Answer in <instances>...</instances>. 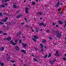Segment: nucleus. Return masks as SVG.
<instances>
[{"label": "nucleus", "mask_w": 66, "mask_h": 66, "mask_svg": "<svg viewBox=\"0 0 66 66\" xmlns=\"http://www.w3.org/2000/svg\"><path fill=\"white\" fill-rule=\"evenodd\" d=\"M7 56L8 57H7V61H10V60H11V56L10 55H9L8 54H7Z\"/></svg>", "instance_id": "1"}, {"label": "nucleus", "mask_w": 66, "mask_h": 66, "mask_svg": "<svg viewBox=\"0 0 66 66\" xmlns=\"http://www.w3.org/2000/svg\"><path fill=\"white\" fill-rule=\"evenodd\" d=\"M46 24H44V23L43 22L40 23L39 24V26H43L44 27H46Z\"/></svg>", "instance_id": "2"}, {"label": "nucleus", "mask_w": 66, "mask_h": 66, "mask_svg": "<svg viewBox=\"0 0 66 66\" xmlns=\"http://www.w3.org/2000/svg\"><path fill=\"white\" fill-rule=\"evenodd\" d=\"M58 53H59V51H57L56 52V53H55L54 54V55L55 56H56L57 57H59V55L58 54Z\"/></svg>", "instance_id": "3"}, {"label": "nucleus", "mask_w": 66, "mask_h": 66, "mask_svg": "<svg viewBox=\"0 0 66 66\" xmlns=\"http://www.w3.org/2000/svg\"><path fill=\"white\" fill-rule=\"evenodd\" d=\"M62 36L60 32L57 33L56 34V36L57 37H60Z\"/></svg>", "instance_id": "4"}, {"label": "nucleus", "mask_w": 66, "mask_h": 66, "mask_svg": "<svg viewBox=\"0 0 66 66\" xmlns=\"http://www.w3.org/2000/svg\"><path fill=\"white\" fill-rule=\"evenodd\" d=\"M25 12H26V14L27 15V14L28 13V10L29 9V8L28 7H26L25 8Z\"/></svg>", "instance_id": "5"}, {"label": "nucleus", "mask_w": 66, "mask_h": 66, "mask_svg": "<svg viewBox=\"0 0 66 66\" xmlns=\"http://www.w3.org/2000/svg\"><path fill=\"white\" fill-rule=\"evenodd\" d=\"M39 27H37L36 28V32H38V31L39 30Z\"/></svg>", "instance_id": "6"}, {"label": "nucleus", "mask_w": 66, "mask_h": 66, "mask_svg": "<svg viewBox=\"0 0 66 66\" xmlns=\"http://www.w3.org/2000/svg\"><path fill=\"white\" fill-rule=\"evenodd\" d=\"M60 4V2H58L56 4V7H58Z\"/></svg>", "instance_id": "7"}, {"label": "nucleus", "mask_w": 66, "mask_h": 66, "mask_svg": "<svg viewBox=\"0 0 66 66\" xmlns=\"http://www.w3.org/2000/svg\"><path fill=\"white\" fill-rule=\"evenodd\" d=\"M21 31H20L18 33V34L16 35V36H19V35H21Z\"/></svg>", "instance_id": "8"}, {"label": "nucleus", "mask_w": 66, "mask_h": 66, "mask_svg": "<svg viewBox=\"0 0 66 66\" xmlns=\"http://www.w3.org/2000/svg\"><path fill=\"white\" fill-rule=\"evenodd\" d=\"M21 16H22V14H20L17 16L16 18H19V17H21Z\"/></svg>", "instance_id": "9"}, {"label": "nucleus", "mask_w": 66, "mask_h": 66, "mask_svg": "<svg viewBox=\"0 0 66 66\" xmlns=\"http://www.w3.org/2000/svg\"><path fill=\"white\" fill-rule=\"evenodd\" d=\"M37 15H43V14L41 12H39L37 13Z\"/></svg>", "instance_id": "10"}, {"label": "nucleus", "mask_w": 66, "mask_h": 66, "mask_svg": "<svg viewBox=\"0 0 66 66\" xmlns=\"http://www.w3.org/2000/svg\"><path fill=\"white\" fill-rule=\"evenodd\" d=\"M5 7V6L4 4H2V5H0V8H2V7L3 8L4 7Z\"/></svg>", "instance_id": "11"}, {"label": "nucleus", "mask_w": 66, "mask_h": 66, "mask_svg": "<svg viewBox=\"0 0 66 66\" xmlns=\"http://www.w3.org/2000/svg\"><path fill=\"white\" fill-rule=\"evenodd\" d=\"M13 7L14 8V9H17V8H18V6H16V5H13Z\"/></svg>", "instance_id": "12"}, {"label": "nucleus", "mask_w": 66, "mask_h": 66, "mask_svg": "<svg viewBox=\"0 0 66 66\" xmlns=\"http://www.w3.org/2000/svg\"><path fill=\"white\" fill-rule=\"evenodd\" d=\"M59 31H59V30H57L56 31H54V35H55V33H56V34H57V33H59Z\"/></svg>", "instance_id": "13"}, {"label": "nucleus", "mask_w": 66, "mask_h": 66, "mask_svg": "<svg viewBox=\"0 0 66 66\" xmlns=\"http://www.w3.org/2000/svg\"><path fill=\"white\" fill-rule=\"evenodd\" d=\"M42 42L43 43H46V40L45 39H43L42 40Z\"/></svg>", "instance_id": "14"}, {"label": "nucleus", "mask_w": 66, "mask_h": 66, "mask_svg": "<svg viewBox=\"0 0 66 66\" xmlns=\"http://www.w3.org/2000/svg\"><path fill=\"white\" fill-rule=\"evenodd\" d=\"M21 51L22 52H23L24 53V54H26V53H27L26 52V51L24 50H22Z\"/></svg>", "instance_id": "15"}, {"label": "nucleus", "mask_w": 66, "mask_h": 66, "mask_svg": "<svg viewBox=\"0 0 66 66\" xmlns=\"http://www.w3.org/2000/svg\"><path fill=\"white\" fill-rule=\"evenodd\" d=\"M39 45L41 48H43V47H44V45H43V44L41 43H40Z\"/></svg>", "instance_id": "16"}, {"label": "nucleus", "mask_w": 66, "mask_h": 66, "mask_svg": "<svg viewBox=\"0 0 66 66\" xmlns=\"http://www.w3.org/2000/svg\"><path fill=\"white\" fill-rule=\"evenodd\" d=\"M11 38L10 37H8L7 38V40H8V41H10L11 40Z\"/></svg>", "instance_id": "17"}, {"label": "nucleus", "mask_w": 66, "mask_h": 66, "mask_svg": "<svg viewBox=\"0 0 66 66\" xmlns=\"http://www.w3.org/2000/svg\"><path fill=\"white\" fill-rule=\"evenodd\" d=\"M33 60L34 62H35V61H36V62H38V60H37L35 58H33Z\"/></svg>", "instance_id": "18"}, {"label": "nucleus", "mask_w": 66, "mask_h": 66, "mask_svg": "<svg viewBox=\"0 0 66 66\" xmlns=\"http://www.w3.org/2000/svg\"><path fill=\"white\" fill-rule=\"evenodd\" d=\"M15 48L16 50H19V47L17 46H16L15 47Z\"/></svg>", "instance_id": "19"}, {"label": "nucleus", "mask_w": 66, "mask_h": 66, "mask_svg": "<svg viewBox=\"0 0 66 66\" xmlns=\"http://www.w3.org/2000/svg\"><path fill=\"white\" fill-rule=\"evenodd\" d=\"M23 44H22V45H23V47H25L27 46V44H24L23 43Z\"/></svg>", "instance_id": "20"}, {"label": "nucleus", "mask_w": 66, "mask_h": 66, "mask_svg": "<svg viewBox=\"0 0 66 66\" xmlns=\"http://www.w3.org/2000/svg\"><path fill=\"white\" fill-rule=\"evenodd\" d=\"M59 24H62L63 23L61 21H58Z\"/></svg>", "instance_id": "21"}, {"label": "nucleus", "mask_w": 66, "mask_h": 66, "mask_svg": "<svg viewBox=\"0 0 66 66\" xmlns=\"http://www.w3.org/2000/svg\"><path fill=\"white\" fill-rule=\"evenodd\" d=\"M22 42V40L21 39H20L19 40V43L20 44H21Z\"/></svg>", "instance_id": "22"}, {"label": "nucleus", "mask_w": 66, "mask_h": 66, "mask_svg": "<svg viewBox=\"0 0 66 66\" xmlns=\"http://www.w3.org/2000/svg\"><path fill=\"white\" fill-rule=\"evenodd\" d=\"M51 55H52V53H49L48 55V57H51Z\"/></svg>", "instance_id": "23"}, {"label": "nucleus", "mask_w": 66, "mask_h": 66, "mask_svg": "<svg viewBox=\"0 0 66 66\" xmlns=\"http://www.w3.org/2000/svg\"><path fill=\"white\" fill-rule=\"evenodd\" d=\"M7 24L8 25V26H10V25L11 24V22H7Z\"/></svg>", "instance_id": "24"}, {"label": "nucleus", "mask_w": 66, "mask_h": 66, "mask_svg": "<svg viewBox=\"0 0 66 66\" xmlns=\"http://www.w3.org/2000/svg\"><path fill=\"white\" fill-rule=\"evenodd\" d=\"M4 47L2 46L1 47V50H4Z\"/></svg>", "instance_id": "25"}, {"label": "nucleus", "mask_w": 66, "mask_h": 66, "mask_svg": "<svg viewBox=\"0 0 66 66\" xmlns=\"http://www.w3.org/2000/svg\"><path fill=\"white\" fill-rule=\"evenodd\" d=\"M34 37L35 39H38V38L35 35H34Z\"/></svg>", "instance_id": "26"}, {"label": "nucleus", "mask_w": 66, "mask_h": 66, "mask_svg": "<svg viewBox=\"0 0 66 66\" xmlns=\"http://www.w3.org/2000/svg\"><path fill=\"white\" fill-rule=\"evenodd\" d=\"M46 32L47 33H50V31L48 30H47Z\"/></svg>", "instance_id": "27"}, {"label": "nucleus", "mask_w": 66, "mask_h": 66, "mask_svg": "<svg viewBox=\"0 0 66 66\" xmlns=\"http://www.w3.org/2000/svg\"><path fill=\"white\" fill-rule=\"evenodd\" d=\"M53 62H54V61H50V63L51 64H52L51 63H53Z\"/></svg>", "instance_id": "28"}, {"label": "nucleus", "mask_w": 66, "mask_h": 66, "mask_svg": "<svg viewBox=\"0 0 66 66\" xmlns=\"http://www.w3.org/2000/svg\"><path fill=\"white\" fill-rule=\"evenodd\" d=\"M36 4V3L34 2H32V5H35Z\"/></svg>", "instance_id": "29"}, {"label": "nucleus", "mask_w": 66, "mask_h": 66, "mask_svg": "<svg viewBox=\"0 0 66 66\" xmlns=\"http://www.w3.org/2000/svg\"><path fill=\"white\" fill-rule=\"evenodd\" d=\"M62 10V8H59L57 10L58 12H60V11H61V10Z\"/></svg>", "instance_id": "30"}, {"label": "nucleus", "mask_w": 66, "mask_h": 66, "mask_svg": "<svg viewBox=\"0 0 66 66\" xmlns=\"http://www.w3.org/2000/svg\"><path fill=\"white\" fill-rule=\"evenodd\" d=\"M13 42L14 41H13V40H12L10 41V43H11V44H12Z\"/></svg>", "instance_id": "31"}, {"label": "nucleus", "mask_w": 66, "mask_h": 66, "mask_svg": "<svg viewBox=\"0 0 66 66\" xmlns=\"http://www.w3.org/2000/svg\"><path fill=\"white\" fill-rule=\"evenodd\" d=\"M47 56H48V55H47V54L46 55H45V56L44 57V59H45V58L47 57Z\"/></svg>", "instance_id": "32"}, {"label": "nucleus", "mask_w": 66, "mask_h": 66, "mask_svg": "<svg viewBox=\"0 0 66 66\" xmlns=\"http://www.w3.org/2000/svg\"><path fill=\"white\" fill-rule=\"evenodd\" d=\"M32 39L33 40V41H34V42H36V40L35 39H34V38H32Z\"/></svg>", "instance_id": "33"}, {"label": "nucleus", "mask_w": 66, "mask_h": 66, "mask_svg": "<svg viewBox=\"0 0 66 66\" xmlns=\"http://www.w3.org/2000/svg\"><path fill=\"white\" fill-rule=\"evenodd\" d=\"M3 34L4 35H7V33H3Z\"/></svg>", "instance_id": "34"}, {"label": "nucleus", "mask_w": 66, "mask_h": 66, "mask_svg": "<svg viewBox=\"0 0 66 66\" xmlns=\"http://www.w3.org/2000/svg\"><path fill=\"white\" fill-rule=\"evenodd\" d=\"M1 66H4V63H1Z\"/></svg>", "instance_id": "35"}, {"label": "nucleus", "mask_w": 66, "mask_h": 66, "mask_svg": "<svg viewBox=\"0 0 66 66\" xmlns=\"http://www.w3.org/2000/svg\"><path fill=\"white\" fill-rule=\"evenodd\" d=\"M4 5L5 6H7V5H8V4H7V3H5L4 4Z\"/></svg>", "instance_id": "36"}, {"label": "nucleus", "mask_w": 66, "mask_h": 66, "mask_svg": "<svg viewBox=\"0 0 66 66\" xmlns=\"http://www.w3.org/2000/svg\"><path fill=\"white\" fill-rule=\"evenodd\" d=\"M4 23L1 21L0 22V24H4Z\"/></svg>", "instance_id": "37"}, {"label": "nucleus", "mask_w": 66, "mask_h": 66, "mask_svg": "<svg viewBox=\"0 0 66 66\" xmlns=\"http://www.w3.org/2000/svg\"><path fill=\"white\" fill-rule=\"evenodd\" d=\"M63 60H64V61H66V58L65 57H64L63 58Z\"/></svg>", "instance_id": "38"}, {"label": "nucleus", "mask_w": 66, "mask_h": 66, "mask_svg": "<svg viewBox=\"0 0 66 66\" xmlns=\"http://www.w3.org/2000/svg\"><path fill=\"white\" fill-rule=\"evenodd\" d=\"M5 19V20H6V21H7V20L8 19V17H6Z\"/></svg>", "instance_id": "39"}, {"label": "nucleus", "mask_w": 66, "mask_h": 66, "mask_svg": "<svg viewBox=\"0 0 66 66\" xmlns=\"http://www.w3.org/2000/svg\"><path fill=\"white\" fill-rule=\"evenodd\" d=\"M53 44H54V45L55 46V45H56V44H57V43H53Z\"/></svg>", "instance_id": "40"}, {"label": "nucleus", "mask_w": 66, "mask_h": 66, "mask_svg": "<svg viewBox=\"0 0 66 66\" xmlns=\"http://www.w3.org/2000/svg\"><path fill=\"white\" fill-rule=\"evenodd\" d=\"M10 1V0H5V2H7V1Z\"/></svg>", "instance_id": "41"}, {"label": "nucleus", "mask_w": 66, "mask_h": 66, "mask_svg": "<svg viewBox=\"0 0 66 66\" xmlns=\"http://www.w3.org/2000/svg\"><path fill=\"white\" fill-rule=\"evenodd\" d=\"M11 62L12 63H15V61H13V60H12L11 61Z\"/></svg>", "instance_id": "42"}, {"label": "nucleus", "mask_w": 66, "mask_h": 66, "mask_svg": "<svg viewBox=\"0 0 66 66\" xmlns=\"http://www.w3.org/2000/svg\"><path fill=\"white\" fill-rule=\"evenodd\" d=\"M52 23L53 26H55V24L54 22H53Z\"/></svg>", "instance_id": "43"}, {"label": "nucleus", "mask_w": 66, "mask_h": 66, "mask_svg": "<svg viewBox=\"0 0 66 66\" xmlns=\"http://www.w3.org/2000/svg\"><path fill=\"white\" fill-rule=\"evenodd\" d=\"M7 21H6V20L4 19V20L3 22H6Z\"/></svg>", "instance_id": "44"}, {"label": "nucleus", "mask_w": 66, "mask_h": 66, "mask_svg": "<svg viewBox=\"0 0 66 66\" xmlns=\"http://www.w3.org/2000/svg\"><path fill=\"white\" fill-rule=\"evenodd\" d=\"M31 56H34V55L32 53L31 55Z\"/></svg>", "instance_id": "45"}, {"label": "nucleus", "mask_w": 66, "mask_h": 66, "mask_svg": "<svg viewBox=\"0 0 66 66\" xmlns=\"http://www.w3.org/2000/svg\"><path fill=\"white\" fill-rule=\"evenodd\" d=\"M5 0H2V2H5Z\"/></svg>", "instance_id": "46"}, {"label": "nucleus", "mask_w": 66, "mask_h": 66, "mask_svg": "<svg viewBox=\"0 0 66 66\" xmlns=\"http://www.w3.org/2000/svg\"><path fill=\"white\" fill-rule=\"evenodd\" d=\"M49 39H50L51 40H52V38H51L50 37H49Z\"/></svg>", "instance_id": "47"}, {"label": "nucleus", "mask_w": 66, "mask_h": 66, "mask_svg": "<svg viewBox=\"0 0 66 66\" xmlns=\"http://www.w3.org/2000/svg\"><path fill=\"white\" fill-rule=\"evenodd\" d=\"M30 29H31V30H33V27H30Z\"/></svg>", "instance_id": "48"}, {"label": "nucleus", "mask_w": 66, "mask_h": 66, "mask_svg": "<svg viewBox=\"0 0 66 66\" xmlns=\"http://www.w3.org/2000/svg\"><path fill=\"white\" fill-rule=\"evenodd\" d=\"M3 32V31H1L0 30V34H1V33Z\"/></svg>", "instance_id": "49"}, {"label": "nucleus", "mask_w": 66, "mask_h": 66, "mask_svg": "<svg viewBox=\"0 0 66 66\" xmlns=\"http://www.w3.org/2000/svg\"><path fill=\"white\" fill-rule=\"evenodd\" d=\"M22 38H23L25 39H26V37H23V36H22Z\"/></svg>", "instance_id": "50"}, {"label": "nucleus", "mask_w": 66, "mask_h": 66, "mask_svg": "<svg viewBox=\"0 0 66 66\" xmlns=\"http://www.w3.org/2000/svg\"><path fill=\"white\" fill-rule=\"evenodd\" d=\"M19 11H17L16 12V13H17V14H18L19 13Z\"/></svg>", "instance_id": "51"}, {"label": "nucleus", "mask_w": 66, "mask_h": 66, "mask_svg": "<svg viewBox=\"0 0 66 66\" xmlns=\"http://www.w3.org/2000/svg\"><path fill=\"white\" fill-rule=\"evenodd\" d=\"M45 48L46 49H47V46H45Z\"/></svg>", "instance_id": "52"}, {"label": "nucleus", "mask_w": 66, "mask_h": 66, "mask_svg": "<svg viewBox=\"0 0 66 66\" xmlns=\"http://www.w3.org/2000/svg\"><path fill=\"white\" fill-rule=\"evenodd\" d=\"M12 44H13V46H14V45H15V43L14 42H13Z\"/></svg>", "instance_id": "53"}, {"label": "nucleus", "mask_w": 66, "mask_h": 66, "mask_svg": "<svg viewBox=\"0 0 66 66\" xmlns=\"http://www.w3.org/2000/svg\"><path fill=\"white\" fill-rule=\"evenodd\" d=\"M15 43H17L18 42V41L17 40H15Z\"/></svg>", "instance_id": "54"}, {"label": "nucleus", "mask_w": 66, "mask_h": 66, "mask_svg": "<svg viewBox=\"0 0 66 66\" xmlns=\"http://www.w3.org/2000/svg\"><path fill=\"white\" fill-rule=\"evenodd\" d=\"M24 19L25 20H26V21H27V19H26V17H25L24 18Z\"/></svg>", "instance_id": "55"}, {"label": "nucleus", "mask_w": 66, "mask_h": 66, "mask_svg": "<svg viewBox=\"0 0 66 66\" xmlns=\"http://www.w3.org/2000/svg\"><path fill=\"white\" fill-rule=\"evenodd\" d=\"M24 24V22H22L21 24Z\"/></svg>", "instance_id": "56"}, {"label": "nucleus", "mask_w": 66, "mask_h": 66, "mask_svg": "<svg viewBox=\"0 0 66 66\" xmlns=\"http://www.w3.org/2000/svg\"><path fill=\"white\" fill-rule=\"evenodd\" d=\"M60 14H63V12H60Z\"/></svg>", "instance_id": "57"}, {"label": "nucleus", "mask_w": 66, "mask_h": 66, "mask_svg": "<svg viewBox=\"0 0 66 66\" xmlns=\"http://www.w3.org/2000/svg\"><path fill=\"white\" fill-rule=\"evenodd\" d=\"M56 61V60H55V59H54V60H53V61H54V62H55Z\"/></svg>", "instance_id": "58"}, {"label": "nucleus", "mask_w": 66, "mask_h": 66, "mask_svg": "<svg viewBox=\"0 0 66 66\" xmlns=\"http://www.w3.org/2000/svg\"><path fill=\"white\" fill-rule=\"evenodd\" d=\"M40 31H43V29H40Z\"/></svg>", "instance_id": "59"}, {"label": "nucleus", "mask_w": 66, "mask_h": 66, "mask_svg": "<svg viewBox=\"0 0 66 66\" xmlns=\"http://www.w3.org/2000/svg\"><path fill=\"white\" fill-rule=\"evenodd\" d=\"M2 13L0 12V16H2Z\"/></svg>", "instance_id": "60"}, {"label": "nucleus", "mask_w": 66, "mask_h": 66, "mask_svg": "<svg viewBox=\"0 0 66 66\" xmlns=\"http://www.w3.org/2000/svg\"><path fill=\"white\" fill-rule=\"evenodd\" d=\"M44 6H45V7H47V6H48V5L47 4L45 5Z\"/></svg>", "instance_id": "61"}, {"label": "nucleus", "mask_w": 66, "mask_h": 66, "mask_svg": "<svg viewBox=\"0 0 66 66\" xmlns=\"http://www.w3.org/2000/svg\"><path fill=\"white\" fill-rule=\"evenodd\" d=\"M56 27H59V25H57V24L56 25Z\"/></svg>", "instance_id": "62"}, {"label": "nucleus", "mask_w": 66, "mask_h": 66, "mask_svg": "<svg viewBox=\"0 0 66 66\" xmlns=\"http://www.w3.org/2000/svg\"><path fill=\"white\" fill-rule=\"evenodd\" d=\"M13 66H16V65L14 63L13 64Z\"/></svg>", "instance_id": "63"}, {"label": "nucleus", "mask_w": 66, "mask_h": 66, "mask_svg": "<svg viewBox=\"0 0 66 66\" xmlns=\"http://www.w3.org/2000/svg\"><path fill=\"white\" fill-rule=\"evenodd\" d=\"M40 51H41V52H43V50H40Z\"/></svg>", "instance_id": "64"}]
</instances>
